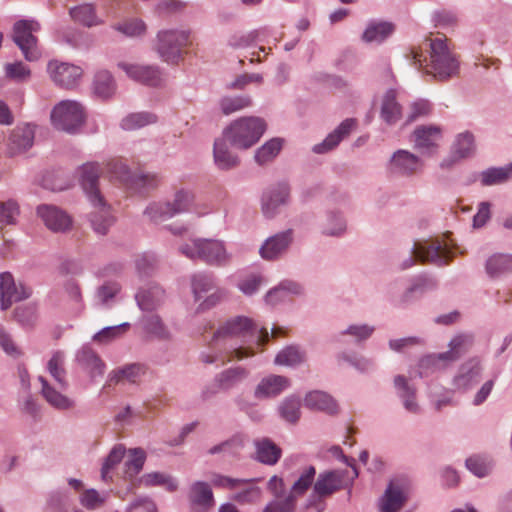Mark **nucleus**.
Listing matches in <instances>:
<instances>
[{"label":"nucleus","instance_id":"4d7b16f0","mask_svg":"<svg viewBox=\"0 0 512 512\" xmlns=\"http://www.w3.org/2000/svg\"><path fill=\"white\" fill-rule=\"evenodd\" d=\"M94 92L97 96L107 99L115 92L112 75L108 71H99L94 78Z\"/></svg>","mask_w":512,"mask_h":512},{"label":"nucleus","instance_id":"6e6d98bb","mask_svg":"<svg viewBox=\"0 0 512 512\" xmlns=\"http://www.w3.org/2000/svg\"><path fill=\"white\" fill-rule=\"evenodd\" d=\"M129 458L125 462V475L129 479L136 477L143 469L146 453L142 448L129 449Z\"/></svg>","mask_w":512,"mask_h":512},{"label":"nucleus","instance_id":"58836bf2","mask_svg":"<svg viewBox=\"0 0 512 512\" xmlns=\"http://www.w3.org/2000/svg\"><path fill=\"white\" fill-rule=\"evenodd\" d=\"M47 370L60 390H66L68 388L64 352L58 350L52 354L47 363Z\"/></svg>","mask_w":512,"mask_h":512},{"label":"nucleus","instance_id":"ea45409f","mask_svg":"<svg viewBox=\"0 0 512 512\" xmlns=\"http://www.w3.org/2000/svg\"><path fill=\"white\" fill-rule=\"evenodd\" d=\"M316 468L312 465L305 467L300 473L298 479L293 483L290 490L288 491L287 497H292L295 503L298 502V498L303 496L312 484L315 483Z\"/></svg>","mask_w":512,"mask_h":512},{"label":"nucleus","instance_id":"4be33fe9","mask_svg":"<svg viewBox=\"0 0 512 512\" xmlns=\"http://www.w3.org/2000/svg\"><path fill=\"white\" fill-rule=\"evenodd\" d=\"M188 500L194 512H208L215 505L212 489L204 481H196L190 486Z\"/></svg>","mask_w":512,"mask_h":512},{"label":"nucleus","instance_id":"338daca9","mask_svg":"<svg viewBox=\"0 0 512 512\" xmlns=\"http://www.w3.org/2000/svg\"><path fill=\"white\" fill-rule=\"evenodd\" d=\"M264 283H266V280L261 274L253 273L239 281L237 286L243 294L251 296L255 294Z\"/></svg>","mask_w":512,"mask_h":512},{"label":"nucleus","instance_id":"0e129e2a","mask_svg":"<svg viewBox=\"0 0 512 512\" xmlns=\"http://www.w3.org/2000/svg\"><path fill=\"white\" fill-rule=\"evenodd\" d=\"M144 214L156 223L174 217L169 201L150 203L145 209Z\"/></svg>","mask_w":512,"mask_h":512},{"label":"nucleus","instance_id":"20e7f679","mask_svg":"<svg viewBox=\"0 0 512 512\" xmlns=\"http://www.w3.org/2000/svg\"><path fill=\"white\" fill-rule=\"evenodd\" d=\"M267 129L266 121L258 116H245L232 121L223 136L235 148L247 150L254 146Z\"/></svg>","mask_w":512,"mask_h":512},{"label":"nucleus","instance_id":"423d86ee","mask_svg":"<svg viewBox=\"0 0 512 512\" xmlns=\"http://www.w3.org/2000/svg\"><path fill=\"white\" fill-rule=\"evenodd\" d=\"M452 257L453 253L440 240H424L414 243L412 254L402 262L401 268L412 267L416 260L442 266L448 264Z\"/></svg>","mask_w":512,"mask_h":512},{"label":"nucleus","instance_id":"2eb2a0df","mask_svg":"<svg viewBox=\"0 0 512 512\" xmlns=\"http://www.w3.org/2000/svg\"><path fill=\"white\" fill-rule=\"evenodd\" d=\"M31 294V289L22 283L17 284L10 272H2L0 274L1 310L9 309L14 302L28 299Z\"/></svg>","mask_w":512,"mask_h":512},{"label":"nucleus","instance_id":"a18cd8bd","mask_svg":"<svg viewBox=\"0 0 512 512\" xmlns=\"http://www.w3.org/2000/svg\"><path fill=\"white\" fill-rule=\"evenodd\" d=\"M451 150L462 160L472 157L476 151L474 135L470 131L457 134Z\"/></svg>","mask_w":512,"mask_h":512},{"label":"nucleus","instance_id":"f3484780","mask_svg":"<svg viewBox=\"0 0 512 512\" xmlns=\"http://www.w3.org/2000/svg\"><path fill=\"white\" fill-rule=\"evenodd\" d=\"M437 285L438 283L435 278L428 275H420L414 279L412 284L399 297H396L395 295V290L398 286L397 282L388 286L387 294L393 303L402 305L410 302L414 294L422 295L428 291L436 289Z\"/></svg>","mask_w":512,"mask_h":512},{"label":"nucleus","instance_id":"473e14b6","mask_svg":"<svg viewBox=\"0 0 512 512\" xmlns=\"http://www.w3.org/2000/svg\"><path fill=\"white\" fill-rule=\"evenodd\" d=\"M249 376V371L241 366L227 368L215 376V383L220 390L228 391L238 386Z\"/></svg>","mask_w":512,"mask_h":512},{"label":"nucleus","instance_id":"c756f323","mask_svg":"<svg viewBox=\"0 0 512 512\" xmlns=\"http://www.w3.org/2000/svg\"><path fill=\"white\" fill-rule=\"evenodd\" d=\"M38 381L41 383V395L53 408L70 410L75 407V401L56 390L45 377L39 376Z\"/></svg>","mask_w":512,"mask_h":512},{"label":"nucleus","instance_id":"72a5a7b5","mask_svg":"<svg viewBox=\"0 0 512 512\" xmlns=\"http://www.w3.org/2000/svg\"><path fill=\"white\" fill-rule=\"evenodd\" d=\"M164 297L165 291L156 284L140 289L135 295L136 302L143 311L156 309L163 302Z\"/></svg>","mask_w":512,"mask_h":512},{"label":"nucleus","instance_id":"c9c22d12","mask_svg":"<svg viewBox=\"0 0 512 512\" xmlns=\"http://www.w3.org/2000/svg\"><path fill=\"white\" fill-rule=\"evenodd\" d=\"M485 271L492 279L512 273V254L495 253L485 263Z\"/></svg>","mask_w":512,"mask_h":512},{"label":"nucleus","instance_id":"393cba45","mask_svg":"<svg viewBox=\"0 0 512 512\" xmlns=\"http://www.w3.org/2000/svg\"><path fill=\"white\" fill-rule=\"evenodd\" d=\"M93 211L90 213L89 221L91 227L98 235H106L110 227L115 223V217L111 213L110 206L103 197L100 201H90Z\"/></svg>","mask_w":512,"mask_h":512},{"label":"nucleus","instance_id":"8fccbe9b","mask_svg":"<svg viewBox=\"0 0 512 512\" xmlns=\"http://www.w3.org/2000/svg\"><path fill=\"white\" fill-rule=\"evenodd\" d=\"M252 98L248 95L225 96L219 101L221 112L230 115L252 106Z\"/></svg>","mask_w":512,"mask_h":512},{"label":"nucleus","instance_id":"f03ea898","mask_svg":"<svg viewBox=\"0 0 512 512\" xmlns=\"http://www.w3.org/2000/svg\"><path fill=\"white\" fill-rule=\"evenodd\" d=\"M179 251L189 259L200 260L215 267H226L232 260L225 242L219 239L196 238L181 245Z\"/></svg>","mask_w":512,"mask_h":512},{"label":"nucleus","instance_id":"bb28decb","mask_svg":"<svg viewBox=\"0 0 512 512\" xmlns=\"http://www.w3.org/2000/svg\"><path fill=\"white\" fill-rule=\"evenodd\" d=\"M76 361L92 380L102 377L106 365L97 352L89 345H83L76 353Z\"/></svg>","mask_w":512,"mask_h":512},{"label":"nucleus","instance_id":"5701e85b","mask_svg":"<svg viewBox=\"0 0 512 512\" xmlns=\"http://www.w3.org/2000/svg\"><path fill=\"white\" fill-rule=\"evenodd\" d=\"M356 127V120L347 118L342 121L326 138L313 146L312 151L316 154H325L335 149L340 142L347 138Z\"/></svg>","mask_w":512,"mask_h":512},{"label":"nucleus","instance_id":"37998d69","mask_svg":"<svg viewBox=\"0 0 512 512\" xmlns=\"http://www.w3.org/2000/svg\"><path fill=\"white\" fill-rule=\"evenodd\" d=\"M216 278L212 273L199 272L191 276V289L195 301L216 288Z\"/></svg>","mask_w":512,"mask_h":512},{"label":"nucleus","instance_id":"f704fd0d","mask_svg":"<svg viewBox=\"0 0 512 512\" xmlns=\"http://www.w3.org/2000/svg\"><path fill=\"white\" fill-rule=\"evenodd\" d=\"M256 460L266 465H275L282 455V450L269 438L254 441Z\"/></svg>","mask_w":512,"mask_h":512},{"label":"nucleus","instance_id":"774afa93","mask_svg":"<svg viewBox=\"0 0 512 512\" xmlns=\"http://www.w3.org/2000/svg\"><path fill=\"white\" fill-rule=\"evenodd\" d=\"M297 503L293 501V498L284 497L283 499H273L266 504L262 512H295Z\"/></svg>","mask_w":512,"mask_h":512},{"label":"nucleus","instance_id":"aec40b11","mask_svg":"<svg viewBox=\"0 0 512 512\" xmlns=\"http://www.w3.org/2000/svg\"><path fill=\"white\" fill-rule=\"evenodd\" d=\"M119 66L131 79L144 85L157 87L162 85L164 81L157 66L128 63H120Z\"/></svg>","mask_w":512,"mask_h":512},{"label":"nucleus","instance_id":"3c124183","mask_svg":"<svg viewBox=\"0 0 512 512\" xmlns=\"http://www.w3.org/2000/svg\"><path fill=\"white\" fill-rule=\"evenodd\" d=\"M241 486L231 496V499L239 504H255L257 503L262 495L261 489L258 486L252 485L254 479Z\"/></svg>","mask_w":512,"mask_h":512},{"label":"nucleus","instance_id":"13d9d810","mask_svg":"<svg viewBox=\"0 0 512 512\" xmlns=\"http://www.w3.org/2000/svg\"><path fill=\"white\" fill-rule=\"evenodd\" d=\"M337 359L348 363L360 373H367L375 368L373 359L355 353L341 352L337 355Z\"/></svg>","mask_w":512,"mask_h":512},{"label":"nucleus","instance_id":"e433bc0d","mask_svg":"<svg viewBox=\"0 0 512 512\" xmlns=\"http://www.w3.org/2000/svg\"><path fill=\"white\" fill-rule=\"evenodd\" d=\"M304 405L311 409L322 411L328 414L337 412V404L334 399L323 391H311L304 398Z\"/></svg>","mask_w":512,"mask_h":512},{"label":"nucleus","instance_id":"052dcab7","mask_svg":"<svg viewBox=\"0 0 512 512\" xmlns=\"http://www.w3.org/2000/svg\"><path fill=\"white\" fill-rule=\"evenodd\" d=\"M160 182L159 175L155 173H139L131 177L132 187L140 193H147L156 189Z\"/></svg>","mask_w":512,"mask_h":512},{"label":"nucleus","instance_id":"c03bdc74","mask_svg":"<svg viewBox=\"0 0 512 512\" xmlns=\"http://www.w3.org/2000/svg\"><path fill=\"white\" fill-rule=\"evenodd\" d=\"M284 140L280 137H274L260 146L254 155L258 165H265L273 161L283 148Z\"/></svg>","mask_w":512,"mask_h":512},{"label":"nucleus","instance_id":"bf43d9fd","mask_svg":"<svg viewBox=\"0 0 512 512\" xmlns=\"http://www.w3.org/2000/svg\"><path fill=\"white\" fill-rule=\"evenodd\" d=\"M126 449L122 444H116L106 456L101 468V478L104 481L110 479V472L122 461Z\"/></svg>","mask_w":512,"mask_h":512},{"label":"nucleus","instance_id":"de8ad7c7","mask_svg":"<svg viewBox=\"0 0 512 512\" xmlns=\"http://www.w3.org/2000/svg\"><path fill=\"white\" fill-rule=\"evenodd\" d=\"M69 14L74 21L87 27L97 26L102 23V21L97 17L95 8L92 4L85 3L75 6L70 9Z\"/></svg>","mask_w":512,"mask_h":512},{"label":"nucleus","instance_id":"9b49d317","mask_svg":"<svg viewBox=\"0 0 512 512\" xmlns=\"http://www.w3.org/2000/svg\"><path fill=\"white\" fill-rule=\"evenodd\" d=\"M424 162L420 156L406 149H398L391 155L387 168L396 176L412 177L422 171Z\"/></svg>","mask_w":512,"mask_h":512},{"label":"nucleus","instance_id":"09e8293b","mask_svg":"<svg viewBox=\"0 0 512 512\" xmlns=\"http://www.w3.org/2000/svg\"><path fill=\"white\" fill-rule=\"evenodd\" d=\"M143 327L148 334L159 340L166 341L171 338L169 329L156 314L146 316L143 319Z\"/></svg>","mask_w":512,"mask_h":512},{"label":"nucleus","instance_id":"a878e982","mask_svg":"<svg viewBox=\"0 0 512 512\" xmlns=\"http://www.w3.org/2000/svg\"><path fill=\"white\" fill-rule=\"evenodd\" d=\"M290 386V380L281 375H269L260 380L254 389V398L266 400L275 398Z\"/></svg>","mask_w":512,"mask_h":512},{"label":"nucleus","instance_id":"69168bd1","mask_svg":"<svg viewBox=\"0 0 512 512\" xmlns=\"http://www.w3.org/2000/svg\"><path fill=\"white\" fill-rule=\"evenodd\" d=\"M250 480L242 478H232L219 473H214L211 477V483L216 488L236 491L241 486L247 484Z\"/></svg>","mask_w":512,"mask_h":512},{"label":"nucleus","instance_id":"1a4fd4ad","mask_svg":"<svg viewBox=\"0 0 512 512\" xmlns=\"http://www.w3.org/2000/svg\"><path fill=\"white\" fill-rule=\"evenodd\" d=\"M40 30V24L32 19H22L14 23L13 41L22 51L27 61H36L41 53L37 46V38L33 33Z\"/></svg>","mask_w":512,"mask_h":512},{"label":"nucleus","instance_id":"b1692460","mask_svg":"<svg viewBox=\"0 0 512 512\" xmlns=\"http://www.w3.org/2000/svg\"><path fill=\"white\" fill-rule=\"evenodd\" d=\"M482 371L483 367L478 359H469L460 366L453 379L455 388L463 391L473 388L480 381Z\"/></svg>","mask_w":512,"mask_h":512},{"label":"nucleus","instance_id":"f8f14e48","mask_svg":"<svg viewBox=\"0 0 512 512\" xmlns=\"http://www.w3.org/2000/svg\"><path fill=\"white\" fill-rule=\"evenodd\" d=\"M291 188L286 182H280L267 189L262 196L263 215L272 219L280 213L282 207L290 203Z\"/></svg>","mask_w":512,"mask_h":512},{"label":"nucleus","instance_id":"7c9ffc66","mask_svg":"<svg viewBox=\"0 0 512 512\" xmlns=\"http://www.w3.org/2000/svg\"><path fill=\"white\" fill-rule=\"evenodd\" d=\"M227 139L217 138L213 144V160L220 170H231L237 167L240 160L237 155L232 153L228 147Z\"/></svg>","mask_w":512,"mask_h":512},{"label":"nucleus","instance_id":"e2e57ef3","mask_svg":"<svg viewBox=\"0 0 512 512\" xmlns=\"http://www.w3.org/2000/svg\"><path fill=\"white\" fill-rule=\"evenodd\" d=\"M194 202V194L187 189H179L175 192L173 201H169L173 215L187 212Z\"/></svg>","mask_w":512,"mask_h":512},{"label":"nucleus","instance_id":"864d4df0","mask_svg":"<svg viewBox=\"0 0 512 512\" xmlns=\"http://www.w3.org/2000/svg\"><path fill=\"white\" fill-rule=\"evenodd\" d=\"M141 482L147 487H165L169 492H173L178 488L177 481L172 476L163 472L146 473L141 478Z\"/></svg>","mask_w":512,"mask_h":512},{"label":"nucleus","instance_id":"79ce46f5","mask_svg":"<svg viewBox=\"0 0 512 512\" xmlns=\"http://www.w3.org/2000/svg\"><path fill=\"white\" fill-rule=\"evenodd\" d=\"M158 121L156 114L149 111L134 112L126 115L120 122V127L125 131L142 129Z\"/></svg>","mask_w":512,"mask_h":512},{"label":"nucleus","instance_id":"9d476101","mask_svg":"<svg viewBox=\"0 0 512 512\" xmlns=\"http://www.w3.org/2000/svg\"><path fill=\"white\" fill-rule=\"evenodd\" d=\"M347 470H327L318 474L313 485V492L320 497H329L334 493L348 488V495L351 496V486L353 480L358 477V471L353 468V476L347 481Z\"/></svg>","mask_w":512,"mask_h":512},{"label":"nucleus","instance_id":"39448f33","mask_svg":"<svg viewBox=\"0 0 512 512\" xmlns=\"http://www.w3.org/2000/svg\"><path fill=\"white\" fill-rule=\"evenodd\" d=\"M471 344V338L467 335H457L449 342V350L438 354H430L419 361V376L428 377L435 372L444 370L464 355Z\"/></svg>","mask_w":512,"mask_h":512},{"label":"nucleus","instance_id":"f257e3e1","mask_svg":"<svg viewBox=\"0 0 512 512\" xmlns=\"http://www.w3.org/2000/svg\"><path fill=\"white\" fill-rule=\"evenodd\" d=\"M269 340L266 328L259 329L252 319L236 316L228 319L214 332L212 347L222 345L226 354L243 360L255 355L250 343L263 345Z\"/></svg>","mask_w":512,"mask_h":512},{"label":"nucleus","instance_id":"5fc2aeb1","mask_svg":"<svg viewBox=\"0 0 512 512\" xmlns=\"http://www.w3.org/2000/svg\"><path fill=\"white\" fill-rule=\"evenodd\" d=\"M346 231V220L340 212L330 211L326 215L322 233L327 236L339 237Z\"/></svg>","mask_w":512,"mask_h":512},{"label":"nucleus","instance_id":"680f3d73","mask_svg":"<svg viewBox=\"0 0 512 512\" xmlns=\"http://www.w3.org/2000/svg\"><path fill=\"white\" fill-rule=\"evenodd\" d=\"M375 331V327L369 324H351L346 329L338 332L337 336H350L356 344L368 340Z\"/></svg>","mask_w":512,"mask_h":512},{"label":"nucleus","instance_id":"cd10ccee","mask_svg":"<svg viewBox=\"0 0 512 512\" xmlns=\"http://www.w3.org/2000/svg\"><path fill=\"white\" fill-rule=\"evenodd\" d=\"M396 394L401 400L404 409L411 414H419L421 408L417 402V390L414 385L409 383L407 377L396 375L393 380Z\"/></svg>","mask_w":512,"mask_h":512},{"label":"nucleus","instance_id":"603ef678","mask_svg":"<svg viewBox=\"0 0 512 512\" xmlns=\"http://www.w3.org/2000/svg\"><path fill=\"white\" fill-rule=\"evenodd\" d=\"M304 361L305 352L295 345L285 347L275 357L276 364L285 366H296Z\"/></svg>","mask_w":512,"mask_h":512},{"label":"nucleus","instance_id":"a19ab883","mask_svg":"<svg viewBox=\"0 0 512 512\" xmlns=\"http://www.w3.org/2000/svg\"><path fill=\"white\" fill-rule=\"evenodd\" d=\"M380 115L388 125H394L400 120L402 110L400 104L396 100L395 90L390 89L385 93Z\"/></svg>","mask_w":512,"mask_h":512},{"label":"nucleus","instance_id":"4c0bfd02","mask_svg":"<svg viewBox=\"0 0 512 512\" xmlns=\"http://www.w3.org/2000/svg\"><path fill=\"white\" fill-rule=\"evenodd\" d=\"M394 25L386 21H371L362 34V40L366 43H382L394 32Z\"/></svg>","mask_w":512,"mask_h":512},{"label":"nucleus","instance_id":"0eeeda50","mask_svg":"<svg viewBox=\"0 0 512 512\" xmlns=\"http://www.w3.org/2000/svg\"><path fill=\"white\" fill-rule=\"evenodd\" d=\"M53 126L61 131L75 133L85 122V111L81 103L63 100L51 112Z\"/></svg>","mask_w":512,"mask_h":512},{"label":"nucleus","instance_id":"6ab92c4d","mask_svg":"<svg viewBox=\"0 0 512 512\" xmlns=\"http://www.w3.org/2000/svg\"><path fill=\"white\" fill-rule=\"evenodd\" d=\"M48 72L53 82L65 89L74 88L82 76V69L80 67L57 61L49 62Z\"/></svg>","mask_w":512,"mask_h":512},{"label":"nucleus","instance_id":"49530a36","mask_svg":"<svg viewBox=\"0 0 512 512\" xmlns=\"http://www.w3.org/2000/svg\"><path fill=\"white\" fill-rule=\"evenodd\" d=\"M301 400L299 397L290 395L286 397L278 406L280 417L290 423L296 424L301 416Z\"/></svg>","mask_w":512,"mask_h":512},{"label":"nucleus","instance_id":"dca6fc26","mask_svg":"<svg viewBox=\"0 0 512 512\" xmlns=\"http://www.w3.org/2000/svg\"><path fill=\"white\" fill-rule=\"evenodd\" d=\"M407 490L408 481L405 478L391 480L380 498V512H399L408 499Z\"/></svg>","mask_w":512,"mask_h":512},{"label":"nucleus","instance_id":"6e6552de","mask_svg":"<svg viewBox=\"0 0 512 512\" xmlns=\"http://www.w3.org/2000/svg\"><path fill=\"white\" fill-rule=\"evenodd\" d=\"M190 31L163 30L157 34L156 50L161 59L167 63H177L182 56L183 47L189 44Z\"/></svg>","mask_w":512,"mask_h":512},{"label":"nucleus","instance_id":"412c9836","mask_svg":"<svg viewBox=\"0 0 512 512\" xmlns=\"http://www.w3.org/2000/svg\"><path fill=\"white\" fill-rule=\"evenodd\" d=\"M35 130L34 126L24 124L15 127L7 140V153L10 156L26 152L34 143Z\"/></svg>","mask_w":512,"mask_h":512},{"label":"nucleus","instance_id":"ddd939ff","mask_svg":"<svg viewBox=\"0 0 512 512\" xmlns=\"http://www.w3.org/2000/svg\"><path fill=\"white\" fill-rule=\"evenodd\" d=\"M294 242V230L289 228L268 237L259 248L263 260L276 261L282 258Z\"/></svg>","mask_w":512,"mask_h":512},{"label":"nucleus","instance_id":"7ed1b4c3","mask_svg":"<svg viewBox=\"0 0 512 512\" xmlns=\"http://www.w3.org/2000/svg\"><path fill=\"white\" fill-rule=\"evenodd\" d=\"M430 62L426 72L440 81L456 77L460 72V61L448 45L445 36L429 39Z\"/></svg>","mask_w":512,"mask_h":512},{"label":"nucleus","instance_id":"2f4dec72","mask_svg":"<svg viewBox=\"0 0 512 512\" xmlns=\"http://www.w3.org/2000/svg\"><path fill=\"white\" fill-rule=\"evenodd\" d=\"M512 177V164L504 167H491L480 173H474L469 183L480 180L482 186L503 184Z\"/></svg>","mask_w":512,"mask_h":512},{"label":"nucleus","instance_id":"4468645a","mask_svg":"<svg viewBox=\"0 0 512 512\" xmlns=\"http://www.w3.org/2000/svg\"><path fill=\"white\" fill-rule=\"evenodd\" d=\"M443 136L442 128L437 125H420L412 133L414 148L422 155L433 156L438 152Z\"/></svg>","mask_w":512,"mask_h":512},{"label":"nucleus","instance_id":"c85d7f7f","mask_svg":"<svg viewBox=\"0 0 512 512\" xmlns=\"http://www.w3.org/2000/svg\"><path fill=\"white\" fill-rule=\"evenodd\" d=\"M80 181L89 201H100L98 189L99 165L97 163H86L81 167Z\"/></svg>","mask_w":512,"mask_h":512},{"label":"nucleus","instance_id":"a211bd4d","mask_svg":"<svg viewBox=\"0 0 512 512\" xmlns=\"http://www.w3.org/2000/svg\"><path fill=\"white\" fill-rule=\"evenodd\" d=\"M37 215L49 230L56 233L67 232L72 226V218L70 215L54 205H39L37 207Z\"/></svg>","mask_w":512,"mask_h":512}]
</instances>
